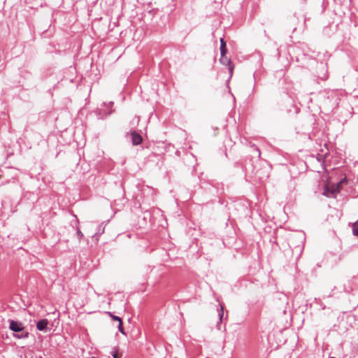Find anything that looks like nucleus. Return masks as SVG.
I'll use <instances>...</instances> for the list:
<instances>
[{
	"label": "nucleus",
	"instance_id": "obj_11",
	"mask_svg": "<svg viewBox=\"0 0 358 358\" xmlns=\"http://www.w3.org/2000/svg\"><path fill=\"white\" fill-rule=\"evenodd\" d=\"M77 235H78L79 240H80L83 236V234L80 229L77 230Z\"/></svg>",
	"mask_w": 358,
	"mask_h": 358
},
{
	"label": "nucleus",
	"instance_id": "obj_3",
	"mask_svg": "<svg viewBox=\"0 0 358 358\" xmlns=\"http://www.w3.org/2000/svg\"><path fill=\"white\" fill-rule=\"evenodd\" d=\"M220 62L224 65L228 66L229 73L231 74L234 70V65L231 59L226 57L225 55H221Z\"/></svg>",
	"mask_w": 358,
	"mask_h": 358
},
{
	"label": "nucleus",
	"instance_id": "obj_10",
	"mask_svg": "<svg viewBox=\"0 0 358 358\" xmlns=\"http://www.w3.org/2000/svg\"><path fill=\"white\" fill-rule=\"evenodd\" d=\"M223 315H224V313H223V307L222 306V307H221L220 313H219V316H220V322H222Z\"/></svg>",
	"mask_w": 358,
	"mask_h": 358
},
{
	"label": "nucleus",
	"instance_id": "obj_9",
	"mask_svg": "<svg viewBox=\"0 0 358 358\" xmlns=\"http://www.w3.org/2000/svg\"><path fill=\"white\" fill-rule=\"evenodd\" d=\"M118 329H119L120 331L122 334H125L124 331V329H123V327H122V321H120V322H119V324H118Z\"/></svg>",
	"mask_w": 358,
	"mask_h": 358
},
{
	"label": "nucleus",
	"instance_id": "obj_6",
	"mask_svg": "<svg viewBox=\"0 0 358 358\" xmlns=\"http://www.w3.org/2000/svg\"><path fill=\"white\" fill-rule=\"evenodd\" d=\"M220 52L221 55H226L227 53L226 43L223 38H220Z\"/></svg>",
	"mask_w": 358,
	"mask_h": 358
},
{
	"label": "nucleus",
	"instance_id": "obj_12",
	"mask_svg": "<svg viewBox=\"0 0 358 358\" xmlns=\"http://www.w3.org/2000/svg\"><path fill=\"white\" fill-rule=\"evenodd\" d=\"M113 356V358H119V355H118L117 352H114Z\"/></svg>",
	"mask_w": 358,
	"mask_h": 358
},
{
	"label": "nucleus",
	"instance_id": "obj_5",
	"mask_svg": "<svg viewBox=\"0 0 358 358\" xmlns=\"http://www.w3.org/2000/svg\"><path fill=\"white\" fill-rule=\"evenodd\" d=\"M49 322L47 319H43L38 321L36 324V328L39 331H46Z\"/></svg>",
	"mask_w": 358,
	"mask_h": 358
},
{
	"label": "nucleus",
	"instance_id": "obj_1",
	"mask_svg": "<svg viewBox=\"0 0 358 358\" xmlns=\"http://www.w3.org/2000/svg\"><path fill=\"white\" fill-rule=\"evenodd\" d=\"M345 182V179L341 180L339 182L336 184H331L330 182H327L324 187V194L326 196H331L334 194L338 193L340 191L341 185Z\"/></svg>",
	"mask_w": 358,
	"mask_h": 358
},
{
	"label": "nucleus",
	"instance_id": "obj_4",
	"mask_svg": "<svg viewBox=\"0 0 358 358\" xmlns=\"http://www.w3.org/2000/svg\"><path fill=\"white\" fill-rule=\"evenodd\" d=\"M132 143L135 145H139L142 142V137L141 135L137 134L136 131H132L131 133Z\"/></svg>",
	"mask_w": 358,
	"mask_h": 358
},
{
	"label": "nucleus",
	"instance_id": "obj_7",
	"mask_svg": "<svg viewBox=\"0 0 358 358\" xmlns=\"http://www.w3.org/2000/svg\"><path fill=\"white\" fill-rule=\"evenodd\" d=\"M354 235L358 236V223H355L352 226Z\"/></svg>",
	"mask_w": 358,
	"mask_h": 358
},
{
	"label": "nucleus",
	"instance_id": "obj_13",
	"mask_svg": "<svg viewBox=\"0 0 358 358\" xmlns=\"http://www.w3.org/2000/svg\"><path fill=\"white\" fill-rule=\"evenodd\" d=\"M329 358H334V357H329Z\"/></svg>",
	"mask_w": 358,
	"mask_h": 358
},
{
	"label": "nucleus",
	"instance_id": "obj_8",
	"mask_svg": "<svg viewBox=\"0 0 358 358\" xmlns=\"http://www.w3.org/2000/svg\"><path fill=\"white\" fill-rule=\"evenodd\" d=\"M108 315H110V317L113 320H115V321H118L119 322H120V321H122L121 318L117 317V316H115L114 315H113L111 313H108Z\"/></svg>",
	"mask_w": 358,
	"mask_h": 358
},
{
	"label": "nucleus",
	"instance_id": "obj_2",
	"mask_svg": "<svg viewBox=\"0 0 358 358\" xmlns=\"http://www.w3.org/2000/svg\"><path fill=\"white\" fill-rule=\"evenodd\" d=\"M10 329L14 332L22 331L20 335L15 336L17 338H25L29 336L27 331H24V327L22 323L11 320L10 321Z\"/></svg>",
	"mask_w": 358,
	"mask_h": 358
}]
</instances>
